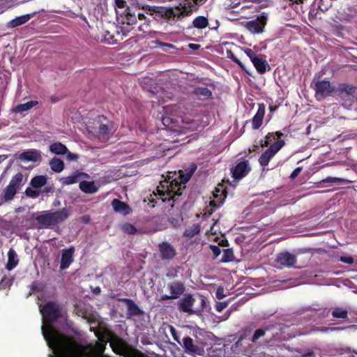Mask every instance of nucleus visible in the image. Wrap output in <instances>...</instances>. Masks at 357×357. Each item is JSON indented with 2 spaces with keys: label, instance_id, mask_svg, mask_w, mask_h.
Here are the masks:
<instances>
[{
  "label": "nucleus",
  "instance_id": "obj_43",
  "mask_svg": "<svg viewBox=\"0 0 357 357\" xmlns=\"http://www.w3.org/2000/svg\"><path fill=\"white\" fill-rule=\"evenodd\" d=\"M123 228L124 231L129 234H135L137 231L136 227L130 223L125 224Z\"/></svg>",
  "mask_w": 357,
  "mask_h": 357
},
{
  "label": "nucleus",
  "instance_id": "obj_39",
  "mask_svg": "<svg viewBox=\"0 0 357 357\" xmlns=\"http://www.w3.org/2000/svg\"><path fill=\"white\" fill-rule=\"evenodd\" d=\"M334 1L335 0H319L318 8L322 12H326L332 6Z\"/></svg>",
  "mask_w": 357,
  "mask_h": 357
},
{
  "label": "nucleus",
  "instance_id": "obj_6",
  "mask_svg": "<svg viewBox=\"0 0 357 357\" xmlns=\"http://www.w3.org/2000/svg\"><path fill=\"white\" fill-rule=\"evenodd\" d=\"M24 176L21 172L15 174L10 179L8 185L2 191L0 198L4 202L13 200L15 195L24 185Z\"/></svg>",
  "mask_w": 357,
  "mask_h": 357
},
{
  "label": "nucleus",
  "instance_id": "obj_40",
  "mask_svg": "<svg viewBox=\"0 0 357 357\" xmlns=\"http://www.w3.org/2000/svg\"><path fill=\"white\" fill-rule=\"evenodd\" d=\"M323 183H350L351 181L342 178L328 176L322 180Z\"/></svg>",
  "mask_w": 357,
  "mask_h": 357
},
{
  "label": "nucleus",
  "instance_id": "obj_46",
  "mask_svg": "<svg viewBox=\"0 0 357 357\" xmlns=\"http://www.w3.org/2000/svg\"><path fill=\"white\" fill-rule=\"evenodd\" d=\"M215 296L219 300L222 299L225 296L224 294V288L222 287H218L215 292Z\"/></svg>",
  "mask_w": 357,
  "mask_h": 357
},
{
  "label": "nucleus",
  "instance_id": "obj_49",
  "mask_svg": "<svg viewBox=\"0 0 357 357\" xmlns=\"http://www.w3.org/2000/svg\"><path fill=\"white\" fill-rule=\"evenodd\" d=\"M115 6L119 8H125L127 7V3L125 0H114Z\"/></svg>",
  "mask_w": 357,
  "mask_h": 357
},
{
  "label": "nucleus",
  "instance_id": "obj_14",
  "mask_svg": "<svg viewBox=\"0 0 357 357\" xmlns=\"http://www.w3.org/2000/svg\"><path fill=\"white\" fill-rule=\"evenodd\" d=\"M158 248L160 258L162 260H171L176 255V250L172 245L167 242L159 243Z\"/></svg>",
  "mask_w": 357,
  "mask_h": 357
},
{
  "label": "nucleus",
  "instance_id": "obj_55",
  "mask_svg": "<svg viewBox=\"0 0 357 357\" xmlns=\"http://www.w3.org/2000/svg\"><path fill=\"white\" fill-rule=\"evenodd\" d=\"M177 276V271L172 268L171 271H169L167 273V277L168 278H174Z\"/></svg>",
  "mask_w": 357,
  "mask_h": 357
},
{
  "label": "nucleus",
  "instance_id": "obj_37",
  "mask_svg": "<svg viewBox=\"0 0 357 357\" xmlns=\"http://www.w3.org/2000/svg\"><path fill=\"white\" fill-rule=\"evenodd\" d=\"M234 259V252L231 248L223 250V255L221 259V262L227 263L233 261Z\"/></svg>",
  "mask_w": 357,
  "mask_h": 357
},
{
  "label": "nucleus",
  "instance_id": "obj_13",
  "mask_svg": "<svg viewBox=\"0 0 357 357\" xmlns=\"http://www.w3.org/2000/svg\"><path fill=\"white\" fill-rule=\"evenodd\" d=\"M275 261L284 267H292L296 263V257L294 255L285 251L278 254Z\"/></svg>",
  "mask_w": 357,
  "mask_h": 357
},
{
  "label": "nucleus",
  "instance_id": "obj_47",
  "mask_svg": "<svg viewBox=\"0 0 357 357\" xmlns=\"http://www.w3.org/2000/svg\"><path fill=\"white\" fill-rule=\"evenodd\" d=\"M339 261L348 264H352L354 263V258L352 257H345V256H341L339 259Z\"/></svg>",
  "mask_w": 357,
  "mask_h": 357
},
{
  "label": "nucleus",
  "instance_id": "obj_38",
  "mask_svg": "<svg viewBox=\"0 0 357 357\" xmlns=\"http://www.w3.org/2000/svg\"><path fill=\"white\" fill-rule=\"evenodd\" d=\"M283 136V133L278 131L275 132H268L266 136V141L264 143V146H268L272 141L275 139L277 137L278 139H280ZM261 146H264V144H261Z\"/></svg>",
  "mask_w": 357,
  "mask_h": 357
},
{
  "label": "nucleus",
  "instance_id": "obj_48",
  "mask_svg": "<svg viewBox=\"0 0 357 357\" xmlns=\"http://www.w3.org/2000/svg\"><path fill=\"white\" fill-rule=\"evenodd\" d=\"M228 303L227 302H218L215 305V310L218 312H222L225 308L227 307Z\"/></svg>",
  "mask_w": 357,
  "mask_h": 357
},
{
  "label": "nucleus",
  "instance_id": "obj_16",
  "mask_svg": "<svg viewBox=\"0 0 357 357\" xmlns=\"http://www.w3.org/2000/svg\"><path fill=\"white\" fill-rule=\"evenodd\" d=\"M266 16L262 15L257 20H252L248 22V29L254 33H259L263 31V29L266 23Z\"/></svg>",
  "mask_w": 357,
  "mask_h": 357
},
{
  "label": "nucleus",
  "instance_id": "obj_35",
  "mask_svg": "<svg viewBox=\"0 0 357 357\" xmlns=\"http://www.w3.org/2000/svg\"><path fill=\"white\" fill-rule=\"evenodd\" d=\"M334 318H340L347 319L348 318V311L342 307H335L331 313Z\"/></svg>",
  "mask_w": 357,
  "mask_h": 357
},
{
  "label": "nucleus",
  "instance_id": "obj_61",
  "mask_svg": "<svg viewBox=\"0 0 357 357\" xmlns=\"http://www.w3.org/2000/svg\"><path fill=\"white\" fill-rule=\"evenodd\" d=\"M8 158L6 155H0V164L3 162Z\"/></svg>",
  "mask_w": 357,
  "mask_h": 357
},
{
  "label": "nucleus",
  "instance_id": "obj_21",
  "mask_svg": "<svg viewBox=\"0 0 357 357\" xmlns=\"http://www.w3.org/2000/svg\"><path fill=\"white\" fill-rule=\"evenodd\" d=\"M35 15V13L26 14L19 17H16L15 19L10 20L8 23V27L15 28L18 26L22 25L27 22L31 17Z\"/></svg>",
  "mask_w": 357,
  "mask_h": 357
},
{
  "label": "nucleus",
  "instance_id": "obj_7",
  "mask_svg": "<svg viewBox=\"0 0 357 357\" xmlns=\"http://www.w3.org/2000/svg\"><path fill=\"white\" fill-rule=\"evenodd\" d=\"M275 327L273 325H267L263 328H258L254 332L250 341L256 343L257 340L267 335L266 342L279 341L280 340V333L274 331Z\"/></svg>",
  "mask_w": 357,
  "mask_h": 357
},
{
  "label": "nucleus",
  "instance_id": "obj_27",
  "mask_svg": "<svg viewBox=\"0 0 357 357\" xmlns=\"http://www.w3.org/2000/svg\"><path fill=\"white\" fill-rule=\"evenodd\" d=\"M193 93L202 100H207L212 97V92L210 89L204 86L196 87Z\"/></svg>",
  "mask_w": 357,
  "mask_h": 357
},
{
  "label": "nucleus",
  "instance_id": "obj_18",
  "mask_svg": "<svg viewBox=\"0 0 357 357\" xmlns=\"http://www.w3.org/2000/svg\"><path fill=\"white\" fill-rule=\"evenodd\" d=\"M257 72L260 74H264L266 71L271 70V67L266 59V56L259 54V56L252 62Z\"/></svg>",
  "mask_w": 357,
  "mask_h": 357
},
{
  "label": "nucleus",
  "instance_id": "obj_58",
  "mask_svg": "<svg viewBox=\"0 0 357 357\" xmlns=\"http://www.w3.org/2000/svg\"><path fill=\"white\" fill-rule=\"evenodd\" d=\"M171 299H174L171 294L170 295L164 294V295L161 296V298H160V301H167V300H171Z\"/></svg>",
  "mask_w": 357,
  "mask_h": 357
},
{
  "label": "nucleus",
  "instance_id": "obj_44",
  "mask_svg": "<svg viewBox=\"0 0 357 357\" xmlns=\"http://www.w3.org/2000/svg\"><path fill=\"white\" fill-rule=\"evenodd\" d=\"M168 328L169 329V331L174 338V340L177 342L178 343L181 344V342L179 340V336L178 335V332L176 330V328L172 325H168Z\"/></svg>",
  "mask_w": 357,
  "mask_h": 357
},
{
  "label": "nucleus",
  "instance_id": "obj_5",
  "mask_svg": "<svg viewBox=\"0 0 357 357\" xmlns=\"http://www.w3.org/2000/svg\"><path fill=\"white\" fill-rule=\"evenodd\" d=\"M142 8L146 10V13L153 16L157 21L166 20L167 21L175 20V18H181L184 16V12L177 8L174 10L172 8L164 6H142Z\"/></svg>",
  "mask_w": 357,
  "mask_h": 357
},
{
  "label": "nucleus",
  "instance_id": "obj_10",
  "mask_svg": "<svg viewBox=\"0 0 357 357\" xmlns=\"http://www.w3.org/2000/svg\"><path fill=\"white\" fill-rule=\"evenodd\" d=\"M250 171L248 160L241 161L231 169L232 177L236 180H240L247 176Z\"/></svg>",
  "mask_w": 357,
  "mask_h": 357
},
{
  "label": "nucleus",
  "instance_id": "obj_8",
  "mask_svg": "<svg viewBox=\"0 0 357 357\" xmlns=\"http://www.w3.org/2000/svg\"><path fill=\"white\" fill-rule=\"evenodd\" d=\"M312 84V89L315 91V97L319 100L330 96L335 91V86L326 79L323 80L314 81Z\"/></svg>",
  "mask_w": 357,
  "mask_h": 357
},
{
  "label": "nucleus",
  "instance_id": "obj_20",
  "mask_svg": "<svg viewBox=\"0 0 357 357\" xmlns=\"http://www.w3.org/2000/svg\"><path fill=\"white\" fill-rule=\"evenodd\" d=\"M112 206L116 213H119L123 215H128L131 212L130 206L126 202H123L118 199H114L112 200Z\"/></svg>",
  "mask_w": 357,
  "mask_h": 357
},
{
  "label": "nucleus",
  "instance_id": "obj_57",
  "mask_svg": "<svg viewBox=\"0 0 357 357\" xmlns=\"http://www.w3.org/2000/svg\"><path fill=\"white\" fill-rule=\"evenodd\" d=\"M252 331V329L250 327H245L243 329V336L245 337H246L248 335H249L250 334Z\"/></svg>",
  "mask_w": 357,
  "mask_h": 357
},
{
  "label": "nucleus",
  "instance_id": "obj_59",
  "mask_svg": "<svg viewBox=\"0 0 357 357\" xmlns=\"http://www.w3.org/2000/svg\"><path fill=\"white\" fill-rule=\"evenodd\" d=\"M188 47H189L191 50H199V47H200V45H198V44H194V43H190V44H189Z\"/></svg>",
  "mask_w": 357,
  "mask_h": 357
},
{
  "label": "nucleus",
  "instance_id": "obj_60",
  "mask_svg": "<svg viewBox=\"0 0 357 357\" xmlns=\"http://www.w3.org/2000/svg\"><path fill=\"white\" fill-rule=\"evenodd\" d=\"M93 293H94V294H100V291H101V289H100V287H96V288L93 289Z\"/></svg>",
  "mask_w": 357,
  "mask_h": 357
},
{
  "label": "nucleus",
  "instance_id": "obj_32",
  "mask_svg": "<svg viewBox=\"0 0 357 357\" xmlns=\"http://www.w3.org/2000/svg\"><path fill=\"white\" fill-rule=\"evenodd\" d=\"M192 25L197 29H203L208 26V20L204 16H198L193 20Z\"/></svg>",
  "mask_w": 357,
  "mask_h": 357
},
{
  "label": "nucleus",
  "instance_id": "obj_25",
  "mask_svg": "<svg viewBox=\"0 0 357 357\" xmlns=\"http://www.w3.org/2000/svg\"><path fill=\"white\" fill-rule=\"evenodd\" d=\"M19 260L15 251L10 248L8 252V261L6 264V268L8 271L13 270L18 264Z\"/></svg>",
  "mask_w": 357,
  "mask_h": 357
},
{
  "label": "nucleus",
  "instance_id": "obj_2",
  "mask_svg": "<svg viewBox=\"0 0 357 357\" xmlns=\"http://www.w3.org/2000/svg\"><path fill=\"white\" fill-rule=\"evenodd\" d=\"M40 311L43 315V317L50 324L49 325L42 326V333L44 336V338L46 340L47 345L54 350V354L55 355L54 357H59V353L56 350V346L55 344H50L48 343L44 333H46L48 331L47 328L50 326H52L59 333L62 334V333L59 332L52 325V324L55 323L63 317L61 307L57 303L54 301H48L40 308ZM63 335L64 334L63 333ZM52 356H54V355Z\"/></svg>",
  "mask_w": 357,
  "mask_h": 357
},
{
  "label": "nucleus",
  "instance_id": "obj_17",
  "mask_svg": "<svg viewBox=\"0 0 357 357\" xmlns=\"http://www.w3.org/2000/svg\"><path fill=\"white\" fill-rule=\"evenodd\" d=\"M167 288L170 291V294L174 299L180 298L185 291V284L181 281H174L168 283Z\"/></svg>",
  "mask_w": 357,
  "mask_h": 357
},
{
  "label": "nucleus",
  "instance_id": "obj_3",
  "mask_svg": "<svg viewBox=\"0 0 357 357\" xmlns=\"http://www.w3.org/2000/svg\"><path fill=\"white\" fill-rule=\"evenodd\" d=\"M70 214V209L64 207L55 211H45L44 213L37 215L35 220L43 228H53L65 222Z\"/></svg>",
  "mask_w": 357,
  "mask_h": 357
},
{
  "label": "nucleus",
  "instance_id": "obj_64",
  "mask_svg": "<svg viewBox=\"0 0 357 357\" xmlns=\"http://www.w3.org/2000/svg\"><path fill=\"white\" fill-rule=\"evenodd\" d=\"M316 15H317V12H315V10H314V9L311 10L310 11V16H314V17H315Z\"/></svg>",
  "mask_w": 357,
  "mask_h": 357
},
{
  "label": "nucleus",
  "instance_id": "obj_56",
  "mask_svg": "<svg viewBox=\"0 0 357 357\" xmlns=\"http://www.w3.org/2000/svg\"><path fill=\"white\" fill-rule=\"evenodd\" d=\"M54 192V188L52 186H46L43 188V192L44 193H50V192Z\"/></svg>",
  "mask_w": 357,
  "mask_h": 357
},
{
  "label": "nucleus",
  "instance_id": "obj_24",
  "mask_svg": "<svg viewBox=\"0 0 357 357\" xmlns=\"http://www.w3.org/2000/svg\"><path fill=\"white\" fill-rule=\"evenodd\" d=\"M38 104V102L36 100H30L25 103L17 105L13 109V112L16 114H22L24 112L29 111L33 107L36 106Z\"/></svg>",
  "mask_w": 357,
  "mask_h": 357
},
{
  "label": "nucleus",
  "instance_id": "obj_51",
  "mask_svg": "<svg viewBox=\"0 0 357 357\" xmlns=\"http://www.w3.org/2000/svg\"><path fill=\"white\" fill-rule=\"evenodd\" d=\"M302 170V167H297L296 168L291 174L290 175V178L291 179H294L296 178L298 174L301 173Z\"/></svg>",
  "mask_w": 357,
  "mask_h": 357
},
{
  "label": "nucleus",
  "instance_id": "obj_33",
  "mask_svg": "<svg viewBox=\"0 0 357 357\" xmlns=\"http://www.w3.org/2000/svg\"><path fill=\"white\" fill-rule=\"evenodd\" d=\"M201 231V227L199 224H194L192 226L188 227L183 232V236L192 238Z\"/></svg>",
  "mask_w": 357,
  "mask_h": 357
},
{
  "label": "nucleus",
  "instance_id": "obj_11",
  "mask_svg": "<svg viewBox=\"0 0 357 357\" xmlns=\"http://www.w3.org/2000/svg\"><path fill=\"white\" fill-rule=\"evenodd\" d=\"M118 301L122 302L127 305V316L128 317L142 316L144 314V311L130 298H119Z\"/></svg>",
  "mask_w": 357,
  "mask_h": 357
},
{
  "label": "nucleus",
  "instance_id": "obj_4",
  "mask_svg": "<svg viewBox=\"0 0 357 357\" xmlns=\"http://www.w3.org/2000/svg\"><path fill=\"white\" fill-rule=\"evenodd\" d=\"M112 122L103 115L98 116L93 122V126L89 128V132L98 141L105 142L109 138L112 129Z\"/></svg>",
  "mask_w": 357,
  "mask_h": 357
},
{
  "label": "nucleus",
  "instance_id": "obj_31",
  "mask_svg": "<svg viewBox=\"0 0 357 357\" xmlns=\"http://www.w3.org/2000/svg\"><path fill=\"white\" fill-rule=\"evenodd\" d=\"M50 150L52 153L57 155H64L68 152L67 147L61 142H55L51 144Z\"/></svg>",
  "mask_w": 357,
  "mask_h": 357
},
{
  "label": "nucleus",
  "instance_id": "obj_9",
  "mask_svg": "<svg viewBox=\"0 0 357 357\" xmlns=\"http://www.w3.org/2000/svg\"><path fill=\"white\" fill-rule=\"evenodd\" d=\"M195 301V298L190 294H185L182 298L178 302V310L181 312L192 314L196 312L192 309V306Z\"/></svg>",
  "mask_w": 357,
  "mask_h": 357
},
{
  "label": "nucleus",
  "instance_id": "obj_36",
  "mask_svg": "<svg viewBox=\"0 0 357 357\" xmlns=\"http://www.w3.org/2000/svg\"><path fill=\"white\" fill-rule=\"evenodd\" d=\"M284 144L285 142L284 140L278 139V141L271 144L268 150L275 155L284 146Z\"/></svg>",
  "mask_w": 357,
  "mask_h": 357
},
{
  "label": "nucleus",
  "instance_id": "obj_34",
  "mask_svg": "<svg viewBox=\"0 0 357 357\" xmlns=\"http://www.w3.org/2000/svg\"><path fill=\"white\" fill-rule=\"evenodd\" d=\"M273 156L274 155L267 149L264 153H263L260 155L259 158V162L260 165L262 166L263 167L267 166Z\"/></svg>",
  "mask_w": 357,
  "mask_h": 357
},
{
  "label": "nucleus",
  "instance_id": "obj_62",
  "mask_svg": "<svg viewBox=\"0 0 357 357\" xmlns=\"http://www.w3.org/2000/svg\"><path fill=\"white\" fill-rule=\"evenodd\" d=\"M138 18L140 20H143L146 18V16L144 13H138Z\"/></svg>",
  "mask_w": 357,
  "mask_h": 357
},
{
  "label": "nucleus",
  "instance_id": "obj_53",
  "mask_svg": "<svg viewBox=\"0 0 357 357\" xmlns=\"http://www.w3.org/2000/svg\"><path fill=\"white\" fill-rule=\"evenodd\" d=\"M231 59L234 61V62L237 63L241 67V69H243V70H244L245 71V68L244 65L243 64V63L237 57H236L234 55H233L231 56Z\"/></svg>",
  "mask_w": 357,
  "mask_h": 357
},
{
  "label": "nucleus",
  "instance_id": "obj_19",
  "mask_svg": "<svg viewBox=\"0 0 357 357\" xmlns=\"http://www.w3.org/2000/svg\"><path fill=\"white\" fill-rule=\"evenodd\" d=\"M265 109L264 104H259L257 112L251 120L252 128L254 130L259 129L262 125L265 114Z\"/></svg>",
  "mask_w": 357,
  "mask_h": 357
},
{
  "label": "nucleus",
  "instance_id": "obj_26",
  "mask_svg": "<svg viewBox=\"0 0 357 357\" xmlns=\"http://www.w3.org/2000/svg\"><path fill=\"white\" fill-rule=\"evenodd\" d=\"M182 346L187 353L196 354L198 351V347L194 344L192 338L189 336L183 337Z\"/></svg>",
  "mask_w": 357,
  "mask_h": 357
},
{
  "label": "nucleus",
  "instance_id": "obj_54",
  "mask_svg": "<svg viewBox=\"0 0 357 357\" xmlns=\"http://www.w3.org/2000/svg\"><path fill=\"white\" fill-rule=\"evenodd\" d=\"M67 160H75L78 158V155L75 153H73L71 152H67Z\"/></svg>",
  "mask_w": 357,
  "mask_h": 357
},
{
  "label": "nucleus",
  "instance_id": "obj_29",
  "mask_svg": "<svg viewBox=\"0 0 357 357\" xmlns=\"http://www.w3.org/2000/svg\"><path fill=\"white\" fill-rule=\"evenodd\" d=\"M82 174L78 172H75L72 175L62 177L60 179L63 185H71L78 182Z\"/></svg>",
  "mask_w": 357,
  "mask_h": 357
},
{
  "label": "nucleus",
  "instance_id": "obj_41",
  "mask_svg": "<svg viewBox=\"0 0 357 357\" xmlns=\"http://www.w3.org/2000/svg\"><path fill=\"white\" fill-rule=\"evenodd\" d=\"M40 191L38 190H33V188L28 187L25 190V195L28 197L36 198L39 196Z\"/></svg>",
  "mask_w": 357,
  "mask_h": 357
},
{
  "label": "nucleus",
  "instance_id": "obj_50",
  "mask_svg": "<svg viewBox=\"0 0 357 357\" xmlns=\"http://www.w3.org/2000/svg\"><path fill=\"white\" fill-rule=\"evenodd\" d=\"M126 16L127 17V19L130 21H131L132 23L135 22L136 19L135 15H132L130 13V8H126L125 10Z\"/></svg>",
  "mask_w": 357,
  "mask_h": 357
},
{
  "label": "nucleus",
  "instance_id": "obj_63",
  "mask_svg": "<svg viewBox=\"0 0 357 357\" xmlns=\"http://www.w3.org/2000/svg\"><path fill=\"white\" fill-rule=\"evenodd\" d=\"M313 355V352L310 351V352H307L305 354H304L303 355V357H310V356H312Z\"/></svg>",
  "mask_w": 357,
  "mask_h": 357
},
{
  "label": "nucleus",
  "instance_id": "obj_42",
  "mask_svg": "<svg viewBox=\"0 0 357 357\" xmlns=\"http://www.w3.org/2000/svg\"><path fill=\"white\" fill-rule=\"evenodd\" d=\"M243 52L250 58L252 63L259 56V54L250 48H244Z\"/></svg>",
  "mask_w": 357,
  "mask_h": 357
},
{
  "label": "nucleus",
  "instance_id": "obj_23",
  "mask_svg": "<svg viewBox=\"0 0 357 357\" xmlns=\"http://www.w3.org/2000/svg\"><path fill=\"white\" fill-rule=\"evenodd\" d=\"M340 94L345 93L348 96L355 97L357 87L347 84H340L337 88Z\"/></svg>",
  "mask_w": 357,
  "mask_h": 357
},
{
  "label": "nucleus",
  "instance_id": "obj_30",
  "mask_svg": "<svg viewBox=\"0 0 357 357\" xmlns=\"http://www.w3.org/2000/svg\"><path fill=\"white\" fill-rule=\"evenodd\" d=\"M49 165L51 169L56 173H60L64 169L63 161L58 158H53Z\"/></svg>",
  "mask_w": 357,
  "mask_h": 357
},
{
  "label": "nucleus",
  "instance_id": "obj_28",
  "mask_svg": "<svg viewBox=\"0 0 357 357\" xmlns=\"http://www.w3.org/2000/svg\"><path fill=\"white\" fill-rule=\"evenodd\" d=\"M47 181V178L46 176H36L31 179L30 185L34 188H40L45 185Z\"/></svg>",
  "mask_w": 357,
  "mask_h": 357
},
{
  "label": "nucleus",
  "instance_id": "obj_45",
  "mask_svg": "<svg viewBox=\"0 0 357 357\" xmlns=\"http://www.w3.org/2000/svg\"><path fill=\"white\" fill-rule=\"evenodd\" d=\"M210 249L211 250L213 254L214 258L218 257L221 253V250L218 245H211Z\"/></svg>",
  "mask_w": 357,
  "mask_h": 357
},
{
  "label": "nucleus",
  "instance_id": "obj_15",
  "mask_svg": "<svg viewBox=\"0 0 357 357\" xmlns=\"http://www.w3.org/2000/svg\"><path fill=\"white\" fill-rule=\"evenodd\" d=\"M75 252V248L70 246L68 249L62 250L61 259L60 261V268L61 270L68 268L73 261V255Z\"/></svg>",
  "mask_w": 357,
  "mask_h": 357
},
{
  "label": "nucleus",
  "instance_id": "obj_1",
  "mask_svg": "<svg viewBox=\"0 0 357 357\" xmlns=\"http://www.w3.org/2000/svg\"><path fill=\"white\" fill-rule=\"evenodd\" d=\"M197 166L195 165L192 170L183 173L179 170L178 173L169 172L167 177L160 182L157 187V194L163 202L172 200L173 202H178L183 195V190L185 189V184L194 174Z\"/></svg>",
  "mask_w": 357,
  "mask_h": 357
},
{
  "label": "nucleus",
  "instance_id": "obj_22",
  "mask_svg": "<svg viewBox=\"0 0 357 357\" xmlns=\"http://www.w3.org/2000/svg\"><path fill=\"white\" fill-rule=\"evenodd\" d=\"M79 187L85 193L94 194L98 190V188L96 185L94 181H82L79 182Z\"/></svg>",
  "mask_w": 357,
  "mask_h": 357
},
{
  "label": "nucleus",
  "instance_id": "obj_52",
  "mask_svg": "<svg viewBox=\"0 0 357 357\" xmlns=\"http://www.w3.org/2000/svg\"><path fill=\"white\" fill-rule=\"evenodd\" d=\"M199 298H200V307L199 309H197V310H195L196 312L197 311V312L202 311L206 306L205 298L203 296H200Z\"/></svg>",
  "mask_w": 357,
  "mask_h": 357
},
{
  "label": "nucleus",
  "instance_id": "obj_12",
  "mask_svg": "<svg viewBox=\"0 0 357 357\" xmlns=\"http://www.w3.org/2000/svg\"><path fill=\"white\" fill-rule=\"evenodd\" d=\"M15 158L24 162H38L41 160L40 151L30 149L20 153H15Z\"/></svg>",
  "mask_w": 357,
  "mask_h": 357
}]
</instances>
